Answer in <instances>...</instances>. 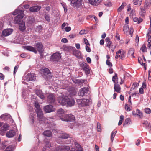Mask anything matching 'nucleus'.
I'll return each mask as SVG.
<instances>
[{
    "mask_svg": "<svg viewBox=\"0 0 151 151\" xmlns=\"http://www.w3.org/2000/svg\"><path fill=\"white\" fill-rule=\"evenodd\" d=\"M114 92L116 91L118 93H120L121 88L118 84H114Z\"/></svg>",
    "mask_w": 151,
    "mask_h": 151,
    "instance_id": "25",
    "label": "nucleus"
},
{
    "mask_svg": "<svg viewBox=\"0 0 151 151\" xmlns=\"http://www.w3.org/2000/svg\"><path fill=\"white\" fill-rule=\"evenodd\" d=\"M126 5V4L125 2H123L121 5L118 9V12H120L123 9L124 7Z\"/></svg>",
    "mask_w": 151,
    "mask_h": 151,
    "instance_id": "33",
    "label": "nucleus"
},
{
    "mask_svg": "<svg viewBox=\"0 0 151 151\" xmlns=\"http://www.w3.org/2000/svg\"><path fill=\"white\" fill-rule=\"evenodd\" d=\"M133 32V30L132 28H130L129 29V34L131 37L132 36V33Z\"/></svg>",
    "mask_w": 151,
    "mask_h": 151,
    "instance_id": "62",
    "label": "nucleus"
},
{
    "mask_svg": "<svg viewBox=\"0 0 151 151\" xmlns=\"http://www.w3.org/2000/svg\"><path fill=\"white\" fill-rule=\"evenodd\" d=\"M71 1V3L72 6L74 7L78 8L82 5V0H69Z\"/></svg>",
    "mask_w": 151,
    "mask_h": 151,
    "instance_id": "6",
    "label": "nucleus"
},
{
    "mask_svg": "<svg viewBox=\"0 0 151 151\" xmlns=\"http://www.w3.org/2000/svg\"><path fill=\"white\" fill-rule=\"evenodd\" d=\"M16 132L14 130H12L7 132L6 134V136L8 138H11L13 137L15 134Z\"/></svg>",
    "mask_w": 151,
    "mask_h": 151,
    "instance_id": "17",
    "label": "nucleus"
},
{
    "mask_svg": "<svg viewBox=\"0 0 151 151\" xmlns=\"http://www.w3.org/2000/svg\"><path fill=\"white\" fill-rule=\"evenodd\" d=\"M91 101V100L90 99H78L77 100V103L80 106H88Z\"/></svg>",
    "mask_w": 151,
    "mask_h": 151,
    "instance_id": "2",
    "label": "nucleus"
},
{
    "mask_svg": "<svg viewBox=\"0 0 151 151\" xmlns=\"http://www.w3.org/2000/svg\"><path fill=\"white\" fill-rule=\"evenodd\" d=\"M68 114L65 115H62V116H60V118L61 120L63 121H68V120H66V119H68Z\"/></svg>",
    "mask_w": 151,
    "mask_h": 151,
    "instance_id": "34",
    "label": "nucleus"
},
{
    "mask_svg": "<svg viewBox=\"0 0 151 151\" xmlns=\"http://www.w3.org/2000/svg\"><path fill=\"white\" fill-rule=\"evenodd\" d=\"M74 144L76 148V150H78L80 148H82L81 146L78 143L75 142Z\"/></svg>",
    "mask_w": 151,
    "mask_h": 151,
    "instance_id": "43",
    "label": "nucleus"
},
{
    "mask_svg": "<svg viewBox=\"0 0 151 151\" xmlns=\"http://www.w3.org/2000/svg\"><path fill=\"white\" fill-rule=\"evenodd\" d=\"M101 125L100 123H98L97 124V130L98 132H100L101 129Z\"/></svg>",
    "mask_w": 151,
    "mask_h": 151,
    "instance_id": "49",
    "label": "nucleus"
},
{
    "mask_svg": "<svg viewBox=\"0 0 151 151\" xmlns=\"http://www.w3.org/2000/svg\"><path fill=\"white\" fill-rule=\"evenodd\" d=\"M120 58L122 59L125 57V52L123 51L121 54H120Z\"/></svg>",
    "mask_w": 151,
    "mask_h": 151,
    "instance_id": "47",
    "label": "nucleus"
},
{
    "mask_svg": "<svg viewBox=\"0 0 151 151\" xmlns=\"http://www.w3.org/2000/svg\"><path fill=\"white\" fill-rule=\"evenodd\" d=\"M138 61L139 63L141 64L142 65H143L144 66L145 69H146V67L145 66V63H142V59L141 58H139L138 59Z\"/></svg>",
    "mask_w": 151,
    "mask_h": 151,
    "instance_id": "42",
    "label": "nucleus"
},
{
    "mask_svg": "<svg viewBox=\"0 0 151 151\" xmlns=\"http://www.w3.org/2000/svg\"><path fill=\"white\" fill-rule=\"evenodd\" d=\"M84 42L85 43V44L87 45H89V43L88 42V40L84 38Z\"/></svg>",
    "mask_w": 151,
    "mask_h": 151,
    "instance_id": "57",
    "label": "nucleus"
},
{
    "mask_svg": "<svg viewBox=\"0 0 151 151\" xmlns=\"http://www.w3.org/2000/svg\"><path fill=\"white\" fill-rule=\"evenodd\" d=\"M23 12V11L16 9L13 12L12 14L14 15L18 14V15L14 18V22L15 24L19 23L23 21L22 19L24 16Z\"/></svg>",
    "mask_w": 151,
    "mask_h": 151,
    "instance_id": "1",
    "label": "nucleus"
},
{
    "mask_svg": "<svg viewBox=\"0 0 151 151\" xmlns=\"http://www.w3.org/2000/svg\"><path fill=\"white\" fill-rule=\"evenodd\" d=\"M117 74L116 73H115V75L112 77V81L116 83V79L117 78Z\"/></svg>",
    "mask_w": 151,
    "mask_h": 151,
    "instance_id": "45",
    "label": "nucleus"
},
{
    "mask_svg": "<svg viewBox=\"0 0 151 151\" xmlns=\"http://www.w3.org/2000/svg\"><path fill=\"white\" fill-rule=\"evenodd\" d=\"M111 43L112 42L111 41L107 42L106 45L107 47H108V48H110Z\"/></svg>",
    "mask_w": 151,
    "mask_h": 151,
    "instance_id": "61",
    "label": "nucleus"
},
{
    "mask_svg": "<svg viewBox=\"0 0 151 151\" xmlns=\"http://www.w3.org/2000/svg\"><path fill=\"white\" fill-rule=\"evenodd\" d=\"M24 48L27 50L32 51L35 54L37 53V51L36 49L34 47L31 46H24Z\"/></svg>",
    "mask_w": 151,
    "mask_h": 151,
    "instance_id": "15",
    "label": "nucleus"
},
{
    "mask_svg": "<svg viewBox=\"0 0 151 151\" xmlns=\"http://www.w3.org/2000/svg\"><path fill=\"white\" fill-rule=\"evenodd\" d=\"M10 116L6 114H3L0 116V118L6 120H7L8 118L10 119Z\"/></svg>",
    "mask_w": 151,
    "mask_h": 151,
    "instance_id": "27",
    "label": "nucleus"
},
{
    "mask_svg": "<svg viewBox=\"0 0 151 151\" xmlns=\"http://www.w3.org/2000/svg\"><path fill=\"white\" fill-rule=\"evenodd\" d=\"M74 104L75 101L74 99L72 98H68V100L66 104H67L68 106H73Z\"/></svg>",
    "mask_w": 151,
    "mask_h": 151,
    "instance_id": "21",
    "label": "nucleus"
},
{
    "mask_svg": "<svg viewBox=\"0 0 151 151\" xmlns=\"http://www.w3.org/2000/svg\"><path fill=\"white\" fill-rule=\"evenodd\" d=\"M69 92L70 95L72 96H74L75 95L76 93V91L73 88H70Z\"/></svg>",
    "mask_w": 151,
    "mask_h": 151,
    "instance_id": "28",
    "label": "nucleus"
},
{
    "mask_svg": "<svg viewBox=\"0 0 151 151\" xmlns=\"http://www.w3.org/2000/svg\"><path fill=\"white\" fill-rule=\"evenodd\" d=\"M115 38L116 39L118 40H119L120 39L119 35V33L117 32L116 33Z\"/></svg>",
    "mask_w": 151,
    "mask_h": 151,
    "instance_id": "60",
    "label": "nucleus"
},
{
    "mask_svg": "<svg viewBox=\"0 0 151 151\" xmlns=\"http://www.w3.org/2000/svg\"><path fill=\"white\" fill-rule=\"evenodd\" d=\"M45 17L46 20L47 21H50V17L48 15H45Z\"/></svg>",
    "mask_w": 151,
    "mask_h": 151,
    "instance_id": "58",
    "label": "nucleus"
},
{
    "mask_svg": "<svg viewBox=\"0 0 151 151\" xmlns=\"http://www.w3.org/2000/svg\"><path fill=\"white\" fill-rule=\"evenodd\" d=\"M55 97L52 93H50L47 96V101L49 103L54 102L55 101Z\"/></svg>",
    "mask_w": 151,
    "mask_h": 151,
    "instance_id": "13",
    "label": "nucleus"
},
{
    "mask_svg": "<svg viewBox=\"0 0 151 151\" xmlns=\"http://www.w3.org/2000/svg\"><path fill=\"white\" fill-rule=\"evenodd\" d=\"M61 58L60 54L59 53H56L54 54L51 57V58L54 61H58Z\"/></svg>",
    "mask_w": 151,
    "mask_h": 151,
    "instance_id": "16",
    "label": "nucleus"
},
{
    "mask_svg": "<svg viewBox=\"0 0 151 151\" xmlns=\"http://www.w3.org/2000/svg\"><path fill=\"white\" fill-rule=\"evenodd\" d=\"M59 137L63 139H65L69 137V135L66 133H63L60 135Z\"/></svg>",
    "mask_w": 151,
    "mask_h": 151,
    "instance_id": "31",
    "label": "nucleus"
},
{
    "mask_svg": "<svg viewBox=\"0 0 151 151\" xmlns=\"http://www.w3.org/2000/svg\"><path fill=\"white\" fill-rule=\"evenodd\" d=\"M18 24L19 29L22 31H24L26 29L25 22L23 21Z\"/></svg>",
    "mask_w": 151,
    "mask_h": 151,
    "instance_id": "19",
    "label": "nucleus"
},
{
    "mask_svg": "<svg viewBox=\"0 0 151 151\" xmlns=\"http://www.w3.org/2000/svg\"><path fill=\"white\" fill-rule=\"evenodd\" d=\"M88 91V88H82L79 91V95L81 97H83L87 94Z\"/></svg>",
    "mask_w": 151,
    "mask_h": 151,
    "instance_id": "10",
    "label": "nucleus"
},
{
    "mask_svg": "<svg viewBox=\"0 0 151 151\" xmlns=\"http://www.w3.org/2000/svg\"><path fill=\"white\" fill-rule=\"evenodd\" d=\"M6 143L7 142H4L2 143V147L3 149L7 145Z\"/></svg>",
    "mask_w": 151,
    "mask_h": 151,
    "instance_id": "59",
    "label": "nucleus"
},
{
    "mask_svg": "<svg viewBox=\"0 0 151 151\" xmlns=\"http://www.w3.org/2000/svg\"><path fill=\"white\" fill-rule=\"evenodd\" d=\"M9 125L7 124H4L1 127L2 130L3 131H6L8 129Z\"/></svg>",
    "mask_w": 151,
    "mask_h": 151,
    "instance_id": "35",
    "label": "nucleus"
},
{
    "mask_svg": "<svg viewBox=\"0 0 151 151\" xmlns=\"http://www.w3.org/2000/svg\"><path fill=\"white\" fill-rule=\"evenodd\" d=\"M86 49L88 52H91V50L90 47L87 45L86 46Z\"/></svg>",
    "mask_w": 151,
    "mask_h": 151,
    "instance_id": "56",
    "label": "nucleus"
},
{
    "mask_svg": "<svg viewBox=\"0 0 151 151\" xmlns=\"http://www.w3.org/2000/svg\"><path fill=\"white\" fill-rule=\"evenodd\" d=\"M61 41L62 42L67 43L68 42V40L66 38H63L61 40Z\"/></svg>",
    "mask_w": 151,
    "mask_h": 151,
    "instance_id": "55",
    "label": "nucleus"
},
{
    "mask_svg": "<svg viewBox=\"0 0 151 151\" xmlns=\"http://www.w3.org/2000/svg\"><path fill=\"white\" fill-rule=\"evenodd\" d=\"M102 1V0H89L90 4L96 6L98 5Z\"/></svg>",
    "mask_w": 151,
    "mask_h": 151,
    "instance_id": "20",
    "label": "nucleus"
},
{
    "mask_svg": "<svg viewBox=\"0 0 151 151\" xmlns=\"http://www.w3.org/2000/svg\"><path fill=\"white\" fill-rule=\"evenodd\" d=\"M73 54L78 59H81L82 58L81 53V52L76 49L74 50L73 51Z\"/></svg>",
    "mask_w": 151,
    "mask_h": 151,
    "instance_id": "18",
    "label": "nucleus"
},
{
    "mask_svg": "<svg viewBox=\"0 0 151 151\" xmlns=\"http://www.w3.org/2000/svg\"><path fill=\"white\" fill-rule=\"evenodd\" d=\"M104 5L107 6H111L112 4L110 2H106L104 4Z\"/></svg>",
    "mask_w": 151,
    "mask_h": 151,
    "instance_id": "52",
    "label": "nucleus"
},
{
    "mask_svg": "<svg viewBox=\"0 0 151 151\" xmlns=\"http://www.w3.org/2000/svg\"><path fill=\"white\" fill-rule=\"evenodd\" d=\"M134 49L133 48H130L128 51V56H131L132 58H134L135 57L134 56Z\"/></svg>",
    "mask_w": 151,
    "mask_h": 151,
    "instance_id": "24",
    "label": "nucleus"
},
{
    "mask_svg": "<svg viewBox=\"0 0 151 151\" xmlns=\"http://www.w3.org/2000/svg\"><path fill=\"white\" fill-rule=\"evenodd\" d=\"M106 64L109 66L110 67H111L112 66V63L110 62V60H107L106 62Z\"/></svg>",
    "mask_w": 151,
    "mask_h": 151,
    "instance_id": "48",
    "label": "nucleus"
},
{
    "mask_svg": "<svg viewBox=\"0 0 151 151\" xmlns=\"http://www.w3.org/2000/svg\"><path fill=\"white\" fill-rule=\"evenodd\" d=\"M44 110L46 113H50L54 111V109L52 105H49L45 106Z\"/></svg>",
    "mask_w": 151,
    "mask_h": 151,
    "instance_id": "12",
    "label": "nucleus"
},
{
    "mask_svg": "<svg viewBox=\"0 0 151 151\" xmlns=\"http://www.w3.org/2000/svg\"><path fill=\"white\" fill-rule=\"evenodd\" d=\"M125 109L128 111H130L131 109L128 104H126L125 105Z\"/></svg>",
    "mask_w": 151,
    "mask_h": 151,
    "instance_id": "51",
    "label": "nucleus"
},
{
    "mask_svg": "<svg viewBox=\"0 0 151 151\" xmlns=\"http://www.w3.org/2000/svg\"><path fill=\"white\" fill-rule=\"evenodd\" d=\"M117 131H113L111 134V140L112 142L113 141L114 138L116 134L117 133Z\"/></svg>",
    "mask_w": 151,
    "mask_h": 151,
    "instance_id": "39",
    "label": "nucleus"
},
{
    "mask_svg": "<svg viewBox=\"0 0 151 151\" xmlns=\"http://www.w3.org/2000/svg\"><path fill=\"white\" fill-rule=\"evenodd\" d=\"M140 9L141 11L140 12V14L141 16L144 17L146 12L145 9L144 7H141Z\"/></svg>",
    "mask_w": 151,
    "mask_h": 151,
    "instance_id": "32",
    "label": "nucleus"
},
{
    "mask_svg": "<svg viewBox=\"0 0 151 151\" xmlns=\"http://www.w3.org/2000/svg\"><path fill=\"white\" fill-rule=\"evenodd\" d=\"M141 50L143 52H147V49L145 45H142V47L141 48Z\"/></svg>",
    "mask_w": 151,
    "mask_h": 151,
    "instance_id": "40",
    "label": "nucleus"
},
{
    "mask_svg": "<svg viewBox=\"0 0 151 151\" xmlns=\"http://www.w3.org/2000/svg\"><path fill=\"white\" fill-rule=\"evenodd\" d=\"M131 122V120L129 118H127L125 120V124H124V125H125V124H130V122Z\"/></svg>",
    "mask_w": 151,
    "mask_h": 151,
    "instance_id": "44",
    "label": "nucleus"
},
{
    "mask_svg": "<svg viewBox=\"0 0 151 151\" xmlns=\"http://www.w3.org/2000/svg\"><path fill=\"white\" fill-rule=\"evenodd\" d=\"M137 116H138L141 119H142L143 117V113L139 110L137 109L136 110Z\"/></svg>",
    "mask_w": 151,
    "mask_h": 151,
    "instance_id": "29",
    "label": "nucleus"
},
{
    "mask_svg": "<svg viewBox=\"0 0 151 151\" xmlns=\"http://www.w3.org/2000/svg\"><path fill=\"white\" fill-rule=\"evenodd\" d=\"M5 151H13L12 147L11 146H9L7 147Z\"/></svg>",
    "mask_w": 151,
    "mask_h": 151,
    "instance_id": "46",
    "label": "nucleus"
},
{
    "mask_svg": "<svg viewBox=\"0 0 151 151\" xmlns=\"http://www.w3.org/2000/svg\"><path fill=\"white\" fill-rule=\"evenodd\" d=\"M142 0H133L134 4L135 5L140 6L142 2Z\"/></svg>",
    "mask_w": 151,
    "mask_h": 151,
    "instance_id": "36",
    "label": "nucleus"
},
{
    "mask_svg": "<svg viewBox=\"0 0 151 151\" xmlns=\"http://www.w3.org/2000/svg\"><path fill=\"white\" fill-rule=\"evenodd\" d=\"M72 48V47H71L66 46L64 47V50L68 51H70Z\"/></svg>",
    "mask_w": 151,
    "mask_h": 151,
    "instance_id": "41",
    "label": "nucleus"
},
{
    "mask_svg": "<svg viewBox=\"0 0 151 151\" xmlns=\"http://www.w3.org/2000/svg\"><path fill=\"white\" fill-rule=\"evenodd\" d=\"M35 112L37 114V119L39 121H42L43 119V114L42 109L35 110Z\"/></svg>",
    "mask_w": 151,
    "mask_h": 151,
    "instance_id": "7",
    "label": "nucleus"
},
{
    "mask_svg": "<svg viewBox=\"0 0 151 151\" xmlns=\"http://www.w3.org/2000/svg\"><path fill=\"white\" fill-rule=\"evenodd\" d=\"M86 60L87 62L89 63H91V60L89 57H88L86 58Z\"/></svg>",
    "mask_w": 151,
    "mask_h": 151,
    "instance_id": "63",
    "label": "nucleus"
},
{
    "mask_svg": "<svg viewBox=\"0 0 151 151\" xmlns=\"http://www.w3.org/2000/svg\"><path fill=\"white\" fill-rule=\"evenodd\" d=\"M57 113L58 115H62L65 113V111L62 108H60L58 110Z\"/></svg>",
    "mask_w": 151,
    "mask_h": 151,
    "instance_id": "38",
    "label": "nucleus"
},
{
    "mask_svg": "<svg viewBox=\"0 0 151 151\" xmlns=\"http://www.w3.org/2000/svg\"><path fill=\"white\" fill-rule=\"evenodd\" d=\"M43 134L46 136L50 137L52 135V133L49 130H46L44 132Z\"/></svg>",
    "mask_w": 151,
    "mask_h": 151,
    "instance_id": "30",
    "label": "nucleus"
},
{
    "mask_svg": "<svg viewBox=\"0 0 151 151\" xmlns=\"http://www.w3.org/2000/svg\"><path fill=\"white\" fill-rule=\"evenodd\" d=\"M70 147L67 145L59 146L56 148L57 151H69Z\"/></svg>",
    "mask_w": 151,
    "mask_h": 151,
    "instance_id": "9",
    "label": "nucleus"
},
{
    "mask_svg": "<svg viewBox=\"0 0 151 151\" xmlns=\"http://www.w3.org/2000/svg\"><path fill=\"white\" fill-rule=\"evenodd\" d=\"M13 32V29H6L2 31V35H1V37L2 36L7 37L10 35Z\"/></svg>",
    "mask_w": 151,
    "mask_h": 151,
    "instance_id": "8",
    "label": "nucleus"
},
{
    "mask_svg": "<svg viewBox=\"0 0 151 151\" xmlns=\"http://www.w3.org/2000/svg\"><path fill=\"white\" fill-rule=\"evenodd\" d=\"M51 147V146L50 145V143L49 142H46L45 147L50 148V147Z\"/></svg>",
    "mask_w": 151,
    "mask_h": 151,
    "instance_id": "53",
    "label": "nucleus"
},
{
    "mask_svg": "<svg viewBox=\"0 0 151 151\" xmlns=\"http://www.w3.org/2000/svg\"><path fill=\"white\" fill-rule=\"evenodd\" d=\"M41 8V7L39 6H35L31 7L29 8V10L30 11L34 12H37L40 10Z\"/></svg>",
    "mask_w": 151,
    "mask_h": 151,
    "instance_id": "22",
    "label": "nucleus"
},
{
    "mask_svg": "<svg viewBox=\"0 0 151 151\" xmlns=\"http://www.w3.org/2000/svg\"><path fill=\"white\" fill-rule=\"evenodd\" d=\"M34 46L40 53V55L42 56L43 51V45L42 43L40 42H35Z\"/></svg>",
    "mask_w": 151,
    "mask_h": 151,
    "instance_id": "5",
    "label": "nucleus"
},
{
    "mask_svg": "<svg viewBox=\"0 0 151 151\" xmlns=\"http://www.w3.org/2000/svg\"><path fill=\"white\" fill-rule=\"evenodd\" d=\"M42 75L45 76L46 77V78L48 77V75H49L50 73V71L47 68H42L41 70Z\"/></svg>",
    "mask_w": 151,
    "mask_h": 151,
    "instance_id": "14",
    "label": "nucleus"
},
{
    "mask_svg": "<svg viewBox=\"0 0 151 151\" xmlns=\"http://www.w3.org/2000/svg\"><path fill=\"white\" fill-rule=\"evenodd\" d=\"M25 78L24 80L27 81H34L35 79V75L33 73L28 74Z\"/></svg>",
    "mask_w": 151,
    "mask_h": 151,
    "instance_id": "11",
    "label": "nucleus"
},
{
    "mask_svg": "<svg viewBox=\"0 0 151 151\" xmlns=\"http://www.w3.org/2000/svg\"><path fill=\"white\" fill-rule=\"evenodd\" d=\"M19 68V66L18 65L16 66L14 68V74H15L18 70V68Z\"/></svg>",
    "mask_w": 151,
    "mask_h": 151,
    "instance_id": "54",
    "label": "nucleus"
},
{
    "mask_svg": "<svg viewBox=\"0 0 151 151\" xmlns=\"http://www.w3.org/2000/svg\"><path fill=\"white\" fill-rule=\"evenodd\" d=\"M34 104L36 108V109L35 110H40L41 109L40 107V105L37 101H35L34 102Z\"/></svg>",
    "mask_w": 151,
    "mask_h": 151,
    "instance_id": "37",
    "label": "nucleus"
},
{
    "mask_svg": "<svg viewBox=\"0 0 151 151\" xmlns=\"http://www.w3.org/2000/svg\"><path fill=\"white\" fill-rule=\"evenodd\" d=\"M36 95L41 99H43L44 96L42 93V91L40 90H37L35 91Z\"/></svg>",
    "mask_w": 151,
    "mask_h": 151,
    "instance_id": "23",
    "label": "nucleus"
},
{
    "mask_svg": "<svg viewBox=\"0 0 151 151\" xmlns=\"http://www.w3.org/2000/svg\"><path fill=\"white\" fill-rule=\"evenodd\" d=\"M67 116V119H66V120H68V121H73L75 119L74 116L71 114H68Z\"/></svg>",
    "mask_w": 151,
    "mask_h": 151,
    "instance_id": "26",
    "label": "nucleus"
},
{
    "mask_svg": "<svg viewBox=\"0 0 151 151\" xmlns=\"http://www.w3.org/2000/svg\"><path fill=\"white\" fill-rule=\"evenodd\" d=\"M80 67L82 69L84 70L86 74L88 75L89 74L90 72V70L89 65L86 63L83 62L80 63Z\"/></svg>",
    "mask_w": 151,
    "mask_h": 151,
    "instance_id": "3",
    "label": "nucleus"
},
{
    "mask_svg": "<svg viewBox=\"0 0 151 151\" xmlns=\"http://www.w3.org/2000/svg\"><path fill=\"white\" fill-rule=\"evenodd\" d=\"M71 30V27H68L66 28L65 30L66 32H68Z\"/></svg>",
    "mask_w": 151,
    "mask_h": 151,
    "instance_id": "64",
    "label": "nucleus"
},
{
    "mask_svg": "<svg viewBox=\"0 0 151 151\" xmlns=\"http://www.w3.org/2000/svg\"><path fill=\"white\" fill-rule=\"evenodd\" d=\"M145 112L147 113L150 114L151 113V110L149 108H146L145 109Z\"/></svg>",
    "mask_w": 151,
    "mask_h": 151,
    "instance_id": "50",
    "label": "nucleus"
},
{
    "mask_svg": "<svg viewBox=\"0 0 151 151\" xmlns=\"http://www.w3.org/2000/svg\"><path fill=\"white\" fill-rule=\"evenodd\" d=\"M68 100V97L66 96H63L62 97L60 96L58 98V102L62 105H66Z\"/></svg>",
    "mask_w": 151,
    "mask_h": 151,
    "instance_id": "4",
    "label": "nucleus"
}]
</instances>
